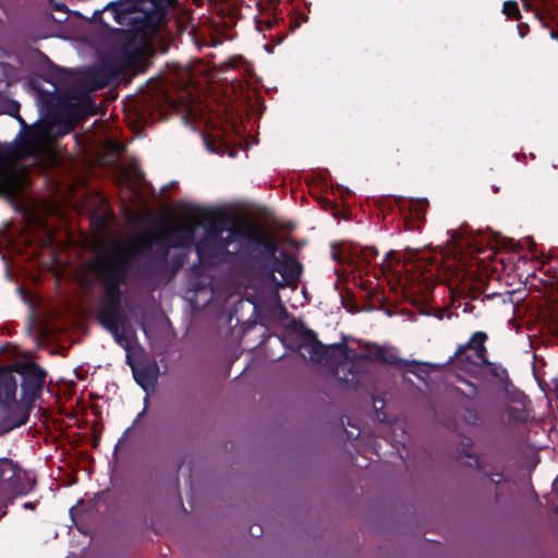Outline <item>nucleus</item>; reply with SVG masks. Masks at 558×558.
<instances>
[{
  "instance_id": "7",
  "label": "nucleus",
  "mask_w": 558,
  "mask_h": 558,
  "mask_svg": "<svg viewBox=\"0 0 558 558\" xmlns=\"http://www.w3.org/2000/svg\"><path fill=\"white\" fill-rule=\"evenodd\" d=\"M108 84L106 75L100 70H92L75 80L73 95L70 98L69 107L73 108L76 119L94 113L89 93L97 90Z\"/></svg>"
},
{
  "instance_id": "13",
  "label": "nucleus",
  "mask_w": 558,
  "mask_h": 558,
  "mask_svg": "<svg viewBox=\"0 0 558 558\" xmlns=\"http://www.w3.org/2000/svg\"><path fill=\"white\" fill-rule=\"evenodd\" d=\"M499 420L504 424H514L525 420L526 413L523 403L509 401L505 403L499 412Z\"/></svg>"
},
{
  "instance_id": "3",
  "label": "nucleus",
  "mask_w": 558,
  "mask_h": 558,
  "mask_svg": "<svg viewBox=\"0 0 558 558\" xmlns=\"http://www.w3.org/2000/svg\"><path fill=\"white\" fill-rule=\"evenodd\" d=\"M177 0H134L133 4L121 1L108 3L104 13L110 15L114 25L102 17V23L112 31L154 32L165 20L167 9Z\"/></svg>"
},
{
  "instance_id": "22",
  "label": "nucleus",
  "mask_w": 558,
  "mask_h": 558,
  "mask_svg": "<svg viewBox=\"0 0 558 558\" xmlns=\"http://www.w3.org/2000/svg\"><path fill=\"white\" fill-rule=\"evenodd\" d=\"M24 507H25V508H33V505H31V504L26 502V504L24 505Z\"/></svg>"
},
{
  "instance_id": "1",
  "label": "nucleus",
  "mask_w": 558,
  "mask_h": 558,
  "mask_svg": "<svg viewBox=\"0 0 558 558\" xmlns=\"http://www.w3.org/2000/svg\"><path fill=\"white\" fill-rule=\"evenodd\" d=\"M199 229L197 223L184 222L167 226L151 233H142L128 244L116 247L107 255L100 256L95 263V271L107 287L109 302L99 313L101 325L113 336L117 343L128 349L125 326L128 317L123 313L119 299V287L125 279L130 265L137 257L145 256L154 246L161 250L160 262H165L170 247L189 246Z\"/></svg>"
},
{
  "instance_id": "5",
  "label": "nucleus",
  "mask_w": 558,
  "mask_h": 558,
  "mask_svg": "<svg viewBox=\"0 0 558 558\" xmlns=\"http://www.w3.org/2000/svg\"><path fill=\"white\" fill-rule=\"evenodd\" d=\"M486 340L487 335L485 332H474L465 344L458 348L454 355L450 357L449 363L453 368L471 376H481L484 365L488 364V360L486 359Z\"/></svg>"
},
{
  "instance_id": "12",
  "label": "nucleus",
  "mask_w": 558,
  "mask_h": 558,
  "mask_svg": "<svg viewBox=\"0 0 558 558\" xmlns=\"http://www.w3.org/2000/svg\"><path fill=\"white\" fill-rule=\"evenodd\" d=\"M133 376L136 383L146 391L154 389L157 376L158 366L156 363L140 364L133 367Z\"/></svg>"
},
{
  "instance_id": "11",
  "label": "nucleus",
  "mask_w": 558,
  "mask_h": 558,
  "mask_svg": "<svg viewBox=\"0 0 558 558\" xmlns=\"http://www.w3.org/2000/svg\"><path fill=\"white\" fill-rule=\"evenodd\" d=\"M361 357L373 362L403 366L410 362L399 359L395 349L367 343L361 353Z\"/></svg>"
},
{
  "instance_id": "9",
  "label": "nucleus",
  "mask_w": 558,
  "mask_h": 558,
  "mask_svg": "<svg viewBox=\"0 0 558 558\" xmlns=\"http://www.w3.org/2000/svg\"><path fill=\"white\" fill-rule=\"evenodd\" d=\"M338 347H325L317 339L312 330H307L301 335L299 343L300 354L304 359L318 364H326L332 357L335 351H339Z\"/></svg>"
},
{
  "instance_id": "17",
  "label": "nucleus",
  "mask_w": 558,
  "mask_h": 558,
  "mask_svg": "<svg viewBox=\"0 0 558 558\" xmlns=\"http://www.w3.org/2000/svg\"><path fill=\"white\" fill-rule=\"evenodd\" d=\"M502 12L509 17H520L519 7L515 1H506L504 3Z\"/></svg>"
},
{
  "instance_id": "8",
  "label": "nucleus",
  "mask_w": 558,
  "mask_h": 558,
  "mask_svg": "<svg viewBox=\"0 0 558 558\" xmlns=\"http://www.w3.org/2000/svg\"><path fill=\"white\" fill-rule=\"evenodd\" d=\"M300 263L286 254L272 260L270 282L274 288H284L296 281L301 275Z\"/></svg>"
},
{
  "instance_id": "21",
  "label": "nucleus",
  "mask_w": 558,
  "mask_h": 558,
  "mask_svg": "<svg viewBox=\"0 0 558 558\" xmlns=\"http://www.w3.org/2000/svg\"><path fill=\"white\" fill-rule=\"evenodd\" d=\"M144 413H145V410H143V411L137 415V417H136V420H135V423H136V422H138V421L142 418V416L144 415Z\"/></svg>"
},
{
  "instance_id": "14",
  "label": "nucleus",
  "mask_w": 558,
  "mask_h": 558,
  "mask_svg": "<svg viewBox=\"0 0 558 558\" xmlns=\"http://www.w3.org/2000/svg\"><path fill=\"white\" fill-rule=\"evenodd\" d=\"M461 418L466 425L470 426H481L483 424V417L478 410L470 404L462 407Z\"/></svg>"
},
{
  "instance_id": "20",
  "label": "nucleus",
  "mask_w": 558,
  "mask_h": 558,
  "mask_svg": "<svg viewBox=\"0 0 558 558\" xmlns=\"http://www.w3.org/2000/svg\"><path fill=\"white\" fill-rule=\"evenodd\" d=\"M271 300L276 304L279 303V296H278V293L276 291L272 292Z\"/></svg>"
},
{
  "instance_id": "18",
  "label": "nucleus",
  "mask_w": 558,
  "mask_h": 558,
  "mask_svg": "<svg viewBox=\"0 0 558 558\" xmlns=\"http://www.w3.org/2000/svg\"><path fill=\"white\" fill-rule=\"evenodd\" d=\"M476 465L480 470H482L486 476H488L494 483L498 484L502 481L504 478V475L498 472V471H494V472H487L484 470V466L481 464V462L476 461Z\"/></svg>"
},
{
  "instance_id": "2",
  "label": "nucleus",
  "mask_w": 558,
  "mask_h": 558,
  "mask_svg": "<svg viewBox=\"0 0 558 558\" xmlns=\"http://www.w3.org/2000/svg\"><path fill=\"white\" fill-rule=\"evenodd\" d=\"M245 239L260 246L271 262L277 258L278 246L275 238L262 233L253 226H248L244 232L238 227L214 223L207 229L204 228L203 238L195 243V251L202 263L217 264L227 255L240 252Z\"/></svg>"
},
{
  "instance_id": "23",
  "label": "nucleus",
  "mask_w": 558,
  "mask_h": 558,
  "mask_svg": "<svg viewBox=\"0 0 558 558\" xmlns=\"http://www.w3.org/2000/svg\"><path fill=\"white\" fill-rule=\"evenodd\" d=\"M252 534L257 536L258 535V531L254 530V532L252 531Z\"/></svg>"
},
{
  "instance_id": "4",
  "label": "nucleus",
  "mask_w": 558,
  "mask_h": 558,
  "mask_svg": "<svg viewBox=\"0 0 558 558\" xmlns=\"http://www.w3.org/2000/svg\"><path fill=\"white\" fill-rule=\"evenodd\" d=\"M48 130L43 125L32 128L23 137L16 140L11 147L0 146V192L10 187L11 174L9 167L15 161L37 157L47 150Z\"/></svg>"
},
{
  "instance_id": "6",
  "label": "nucleus",
  "mask_w": 558,
  "mask_h": 558,
  "mask_svg": "<svg viewBox=\"0 0 558 558\" xmlns=\"http://www.w3.org/2000/svg\"><path fill=\"white\" fill-rule=\"evenodd\" d=\"M17 384L11 375L0 378V435L20 427L27 421V413L16 401Z\"/></svg>"
},
{
  "instance_id": "10",
  "label": "nucleus",
  "mask_w": 558,
  "mask_h": 558,
  "mask_svg": "<svg viewBox=\"0 0 558 558\" xmlns=\"http://www.w3.org/2000/svg\"><path fill=\"white\" fill-rule=\"evenodd\" d=\"M16 372L22 376V389L28 398H35L43 389L46 372L35 364H20Z\"/></svg>"
},
{
  "instance_id": "24",
  "label": "nucleus",
  "mask_w": 558,
  "mask_h": 558,
  "mask_svg": "<svg viewBox=\"0 0 558 558\" xmlns=\"http://www.w3.org/2000/svg\"><path fill=\"white\" fill-rule=\"evenodd\" d=\"M20 122H21L24 126H26V123L24 122V120H23V119H21V118H20Z\"/></svg>"
},
{
  "instance_id": "15",
  "label": "nucleus",
  "mask_w": 558,
  "mask_h": 558,
  "mask_svg": "<svg viewBox=\"0 0 558 558\" xmlns=\"http://www.w3.org/2000/svg\"><path fill=\"white\" fill-rule=\"evenodd\" d=\"M484 368H488L489 373L502 385L504 390L508 393V386L510 384V379L508 376V372L505 367L499 364L490 363L484 365Z\"/></svg>"
},
{
  "instance_id": "19",
  "label": "nucleus",
  "mask_w": 558,
  "mask_h": 558,
  "mask_svg": "<svg viewBox=\"0 0 558 558\" xmlns=\"http://www.w3.org/2000/svg\"><path fill=\"white\" fill-rule=\"evenodd\" d=\"M469 385V388H470V391L469 392H463V395L466 397V398H474L477 393V388L475 385L471 384V383H466Z\"/></svg>"
},
{
  "instance_id": "16",
  "label": "nucleus",
  "mask_w": 558,
  "mask_h": 558,
  "mask_svg": "<svg viewBox=\"0 0 558 558\" xmlns=\"http://www.w3.org/2000/svg\"><path fill=\"white\" fill-rule=\"evenodd\" d=\"M335 373L340 380L347 384H351L355 380V376L353 373H351L348 364H340L339 366H337Z\"/></svg>"
},
{
  "instance_id": "25",
  "label": "nucleus",
  "mask_w": 558,
  "mask_h": 558,
  "mask_svg": "<svg viewBox=\"0 0 558 558\" xmlns=\"http://www.w3.org/2000/svg\"><path fill=\"white\" fill-rule=\"evenodd\" d=\"M56 9L60 10V9H61V5L56 4Z\"/></svg>"
}]
</instances>
